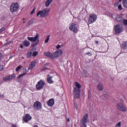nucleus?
Masks as SVG:
<instances>
[{
  "label": "nucleus",
  "mask_w": 127,
  "mask_h": 127,
  "mask_svg": "<svg viewBox=\"0 0 127 127\" xmlns=\"http://www.w3.org/2000/svg\"><path fill=\"white\" fill-rule=\"evenodd\" d=\"M74 85L75 87L73 88V94L75 99H79L81 95V85L77 82L74 83Z\"/></svg>",
  "instance_id": "obj_1"
},
{
  "label": "nucleus",
  "mask_w": 127,
  "mask_h": 127,
  "mask_svg": "<svg viewBox=\"0 0 127 127\" xmlns=\"http://www.w3.org/2000/svg\"><path fill=\"white\" fill-rule=\"evenodd\" d=\"M27 39L31 42H35V44L31 45L32 47H35L36 45H37L39 43V35L37 34L35 37H28Z\"/></svg>",
  "instance_id": "obj_2"
},
{
  "label": "nucleus",
  "mask_w": 127,
  "mask_h": 127,
  "mask_svg": "<svg viewBox=\"0 0 127 127\" xmlns=\"http://www.w3.org/2000/svg\"><path fill=\"white\" fill-rule=\"evenodd\" d=\"M50 11V9L48 8H45L42 10H40L37 13V16H40V17H45L47 16Z\"/></svg>",
  "instance_id": "obj_3"
},
{
  "label": "nucleus",
  "mask_w": 127,
  "mask_h": 127,
  "mask_svg": "<svg viewBox=\"0 0 127 127\" xmlns=\"http://www.w3.org/2000/svg\"><path fill=\"white\" fill-rule=\"evenodd\" d=\"M88 122V114H86L80 120V127H87V123Z\"/></svg>",
  "instance_id": "obj_4"
},
{
  "label": "nucleus",
  "mask_w": 127,
  "mask_h": 127,
  "mask_svg": "<svg viewBox=\"0 0 127 127\" xmlns=\"http://www.w3.org/2000/svg\"><path fill=\"white\" fill-rule=\"evenodd\" d=\"M97 15L96 14H90L89 15L88 23L89 24H92V23H94L95 21L97 20Z\"/></svg>",
  "instance_id": "obj_5"
},
{
  "label": "nucleus",
  "mask_w": 127,
  "mask_h": 127,
  "mask_svg": "<svg viewBox=\"0 0 127 127\" xmlns=\"http://www.w3.org/2000/svg\"><path fill=\"white\" fill-rule=\"evenodd\" d=\"M44 85H45V82L43 81V80H40L37 83V84L36 85V88L37 90H42L43 88H44Z\"/></svg>",
  "instance_id": "obj_6"
},
{
  "label": "nucleus",
  "mask_w": 127,
  "mask_h": 127,
  "mask_svg": "<svg viewBox=\"0 0 127 127\" xmlns=\"http://www.w3.org/2000/svg\"><path fill=\"white\" fill-rule=\"evenodd\" d=\"M114 29L116 34H119V33H121V32H122L123 30H124L123 26L119 24H117L115 26Z\"/></svg>",
  "instance_id": "obj_7"
},
{
  "label": "nucleus",
  "mask_w": 127,
  "mask_h": 127,
  "mask_svg": "<svg viewBox=\"0 0 127 127\" xmlns=\"http://www.w3.org/2000/svg\"><path fill=\"white\" fill-rule=\"evenodd\" d=\"M69 29L70 31H73L74 33H77V32H78V28L77 27V24H76V23H72L70 24Z\"/></svg>",
  "instance_id": "obj_8"
},
{
  "label": "nucleus",
  "mask_w": 127,
  "mask_h": 127,
  "mask_svg": "<svg viewBox=\"0 0 127 127\" xmlns=\"http://www.w3.org/2000/svg\"><path fill=\"white\" fill-rule=\"evenodd\" d=\"M63 54V51L62 49L57 50L53 54V58H58L60 56H61Z\"/></svg>",
  "instance_id": "obj_9"
},
{
  "label": "nucleus",
  "mask_w": 127,
  "mask_h": 127,
  "mask_svg": "<svg viewBox=\"0 0 127 127\" xmlns=\"http://www.w3.org/2000/svg\"><path fill=\"white\" fill-rule=\"evenodd\" d=\"M117 108L119 111H121V112H123L125 113V112H127V107L123 104L122 103H119L117 104Z\"/></svg>",
  "instance_id": "obj_10"
},
{
  "label": "nucleus",
  "mask_w": 127,
  "mask_h": 127,
  "mask_svg": "<svg viewBox=\"0 0 127 127\" xmlns=\"http://www.w3.org/2000/svg\"><path fill=\"white\" fill-rule=\"evenodd\" d=\"M18 7H19V5L18 3H13L10 6V11L11 12H15L18 9Z\"/></svg>",
  "instance_id": "obj_11"
},
{
  "label": "nucleus",
  "mask_w": 127,
  "mask_h": 127,
  "mask_svg": "<svg viewBox=\"0 0 127 127\" xmlns=\"http://www.w3.org/2000/svg\"><path fill=\"white\" fill-rule=\"evenodd\" d=\"M33 108L34 110H39L42 108V105L39 101H37L34 103Z\"/></svg>",
  "instance_id": "obj_12"
},
{
  "label": "nucleus",
  "mask_w": 127,
  "mask_h": 127,
  "mask_svg": "<svg viewBox=\"0 0 127 127\" xmlns=\"http://www.w3.org/2000/svg\"><path fill=\"white\" fill-rule=\"evenodd\" d=\"M15 77H16L15 74L9 75L8 76L4 77L3 78V81H10L11 80H12V78H15Z\"/></svg>",
  "instance_id": "obj_13"
},
{
  "label": "nucleus",
  "mask_w": 127,
  "mask_h": 127,
  "mask_svg": "<svg viewBox=\"0 0 127 127\" xmlns=\"http://www.w3.org/2000/svg\"><path fill=\"white\" fill-rule=\"evenodd\" d=\"M31 119H32V117H31L29 114H27L23 118V121L25 122V123H28L29 121H31Z\"/></svg>",
  "instance_id": "obj_14"
},
{
  "label": "nucleus",
  "mask_w": 127,
  "mask_h": 127,
  "mask_svg": "<svg viewBox=\"0 0 127 127\" xmlns=\"http://www.w3.org/2000/svg\"><path fill=\"white\" fill-rule=\"evenodd\" d=\"M116 20L118 22H123L124 17L122 15H118L116 16Z\"/></svg>",
  "instance_id": "obj_15"
},
{
  "label": "nucleus",
  "mask_w": 127,
  "mask_h": 127,
  "mask_svg": "<svg viewBox=\"0 0 127 127\" xmlns=\"http://www.w3.org/2000/svg\"><path fill=\"white\" fill-rule=\"evenodd\" d=\"M47 105L49 107H53V106L54 105V99H50L47 102Z\"/></svg>",
  "instance_id": "obj_16"
},
{
  "label": "nucleus",
  "mask_w": 127,
  "mask_h": 127,
  "mask_svg": "<svg viewBox=\"0 0 127 127\" xmlns=\"http://www.w3.org/2000/svg\"><path fill=\"white\" fill-rule=\"evenodd\" d=\"M47 79L49 84H53L54 83V81L52 80V76H50L49 74L48 75Z\"/></svg>",
  "instance_id": "obj_17"
},
{
  "label": "nucleus",
  "mask_w": 127,
  "mask_h": 127,
  "mask_svg": "<svg viewBox=\"0 0 127 127\" xmlns=\"http://www.w3.org/2000/svg\"><path fill=\"white\" fill-rule=\"evenodd\" d=\"M121 47L122 49H123L124 50H127V41L123 42L122 43V45L121 46Z\"/></svg>",
  "instance_id": "obj_18"
},
{
  "label": "nucleus",
  "mask_w": 127,
  "mask_h": 127,
  "mask_svg": "<svg viewBox=\"0 0 127 127\" xmlns=\"http://www.w3.org/2000/svg\"><path fill=\"white\" fill-rule=\"evenodd\" d=\"M23 45L25 47H28V46H30V42L25 40L23 42Z\"/></svg>",
  "instance_id": "obj_19"
},
{
  "label": "nucleus",
  "mask_w": 127,
  "mask_h": 127,
  "mask_svg": "<svg viewBox=\"0 0 127 127\" xmlns=\"http://www.w3.org/2000/svg\"><path fill=\"white\" fill-rule=\"evenodd\" d=\"M44 55H45L47 57H50V58H53V54L49 52L44 53Z\"/></svg>",
  "instance_id": "obj_20"
},
{
  "label": "nucleus",
  "mask_w": 127,
  "mask_h": 127,
  "mask_svg": "<svg viewBox=\"0 0 127 127\" xmlns=\"http://www.w3.org/2000/svg\"><path fill=\"white\" fill-rule=\"evenodd\" d=\"M97 88L99 91H102L104 89V85L103 84L99 83L97 84Z\"/></svg>",
  "instance_id": "obj_21"
},
{
  "label": "nucleus",
  "mask_w": 127,
  "mask_h": 127,
  "mask_svg": "<svg viewBox=\"0 0 127 127\" xmlns=\"http://www.w3.org/2000/svg\"><path fill=\"white\" fill-rule=\"evenodd\" d=\"M35 62H32V63H31L29 65L28 70H31L32 68L35 67Z\"/></svg>",
  "instance_id": "obj_22"
},
{
  "label": "nucleus",
  "mask_w": 127,
  "mask_h": 127,
  "mask_svg": "<svg viewBox=\"0 0 127 127\" xmlns=\"http://www.w3.org/2000/svg\"><path fill=\"white\" fill-rule=\"evenodd\" d=\"M53 1V0H48L46 1L45 5L47 7H48L49 5H50V3H51Z\"/></svg>",
  "instance_id": "obj_23"
},
{
  "label": "nucleus",
  "mask_w": 127,
  "mask_h": 127,
  "mask_svg": "<svg viewBox=\"0 0 127 127\" xmlns=\"http://www.w3.org/2000/svg\"><path fill=\"white\" fill-rule=\"evenodd\" d=\"M123 4L124 7L127 8V0H123Z\"/></svg>",
  "instance_id": "obj_24"
},
{
  "label": "nucleus",
  "mask_w": 127,
  "mask_h": 127,
  "mask_svg": "<svg viewBox=\"0 0 127 127\" xmlns=\"http://www.w3.org/2000/svg\"><path fill=\"white\" fill-rule=\"evenodd\" d=\"M32 56V52H29L27 54V57L30 58Z\"/></svg>",
  "instance_id": "obj_25"
},
{
  "label": "nucleus",
  "mask_w": 127,
  "mask_h": 127,
  "mask_svg": "<svg viewBox=\"0 0 127 127\" xmlns=\"http://www.w3.org/2000/svg\"><path fill=\"white\" fill-rule=\"evenodd\" d=\"M49 39H50V35H49L47 37V39L45 41V43H48L49 41Z\"/></svg>",
  "instance_id": "obj_26"
},
{
  "label": "nucleus",
  "mask_w": 127,
  "mask_h": 127,
  "mask_svg": "<svg viewBox=\"0 0 127 127\" xmlns=\"http://www.w3.org/2000/svg\"><path fill=\"white\" fill-rule=\"evenodd\" d=\"M22 68V66L21 65H18L16 68V71L17 72L19 70H20Z\"/></svg>",
  "instance_id": "obj_27"
},
{
  "label": "nucleus",
  "mask_w": 127,
  "mask_h": 127,
  "mask_svg": "<svg viewBox=\"0 0 127 127\" xmlns=\"http://www.w3.org/2000/svg\"><path fill=\"white\" fill-rule=\"evenodd\" d=\"M122 22L124 25H127V20L123 19V21H122Z\"/></svg>",
  "instance_id": "obj_28"
},
{
  "label": "nucleus",
  "mask_w": 127,
  "mask_h": 127,
  "mask_svg": "<svg viewBox=\"0 0 127 127\" xmlns=\"http://www.w3.org/2000/svg\"><path fill=\"white\" fill-rule=\"evenodd\" d=\"M121 125H122V122H119L118 124H116L115 127H121Z\"/></svg>",
  "instance_id": "obj_29"
},
{
  "label": "nucleus",
  "mask_w": 127,
  "mask_h": 127,
  "mask_svg": "<svg viewBox=\"0 0 127 127\" xmlns=\"http://www.w3.org/2000/svg\"><path fill=\"white\" fill-rule=\"evenodd\" d=\"M33 22H34L33 19H31L28 21V24L31 25V24H32Z\"/></svg>",
  "instance_id": "obj_30"
},
{
  "label": "nucleus",
  "mask_w": 127,
  "mask_h": 127,
  "mask_svg": "<svg viewBox=\"0 0 127 127\" xmlns=\"http://www.w3.org/2000/svg\"><path fill=\"white\" fill-rule=\"evenodd\" d=\"M38 55V52H34L33 53V56H34V57H35V56H37Z\"/></svg>",
  "instance_id": "obj_31"
},
{
  "label": "nucleus",
  "mask_w": 127,
  "mask_h": 127,
  "mask_svg": "<svg viewBox=\"0 0 127 127\" xmlns=\"http://www.w3.org/2000/svg\"><path fill=\"white\" fill-rule=\"evenodd\" d=\"M24 76V74L23 73L20 74L17 77V79H19V78H21L22 77H23Z\"/></svg>",
  "instance_id": "obj_32"
},
{
  "label": "nucleus",
  "mask_w": 127,
  "mask_h": 127,
  "mask_svg": "<svg viewBox=\"0 0 127 127\" xmlns=\"http://www.w3.org/2000/svg\"><path fill=\"white\" fill-rule=\"evenodd\" d=\"M22 73L24 75H25L26 74V68L23 69Z\"/></svg>",
  "instance_id": "obj_33"
},
{
  "label": "nucleus",
  "mask_w": 127,
  "mask_h": 127,
  "mask_svg": "<svg viewBox=\"0 0 127 127\" xmlns=\"http://www.w3.org/2000/svg\"><path fill=\"white\" fill-rule=\"evenodd\" d=\"M47 65V64H45V66L43 68H41V70H47V67H45Z\"/></svg>",
  "instance_id": "obj_34"
},
{
  "label": "nucleus",
  "mask_w": 127,
  "mask_h": 127,
  "mask_svg": "<svg viewBox=\"0 0 127 127\" xmlns=\"http://www.w3.org/2000/svg\"><path fill=\"white\" fill-rule=\"evenodd\" d=\"M35 9H36V8H34V9L31 11L30 14H33L34 13V12L35 11Z\"/></svg>",
  "instance_id": "obj_35"
},
{
  "label": "nucleus",
  "mask_w": 127,
  "mask_h": 127,
  "mask_svg": "<svg viewBox=\"0 0 127 127\" xmlns=\"http://www.w3.org/2000/svg\"><path fill=\"white\" fill-rule=\"evenodd\" d=\"M85 55H88V56H92V53H91V52L86 53Z\"/></svg>",
  "instance_id": "obj_36"
},
{
  "label": "nucleus",
  "mask_w": 127,
  "mask_h": 127,
  "mask_svg": "<svg viewBox=\"0 0 127 127\" xmlns=\"http://www.w3.org/2000/svg\"><path fill=\"white\" fill-rule=\"evenodd\" d=\"M118 8L120 10H123V7H122V5H119L118 6Z\"/></svg>",
  "instance_id": "obj_37"
},
{
  "label": "nucleus",
  "mask_w": 127,
  "mask_h": 127,
  "mask_svg": "<svg viewBox=\"0 0 127 127\" xmlns=\"http://www.w3.org/2000/svg\"><path fill=\"white\" fill-rule=\"evenodd\" d=\"M3 70V65H0V71H2Z\"/></svg>",
  "instance_id": "obj_38"
},
{
  "label": "nucleus",
  "mask_w": 127,
  "mask_h": 127,
  "mask_svg": "<svg viewBox=\"0 0 127 127\" xmlns=\"http://www.w3.org/2000/svg\"><path fill=\"white\" fill-rule=\"evenodd\" d=\"M74 107L75 108L76 110H78V104H77V103L74 104Z\"/></svg>",
  "instance_id": "obj_39"
},
{
  "label": "nucleus",
  "mask_w": 127,
  "mask_h": 127,
  "mask_svg": "<svg viewBox=\"0 0 127 127\" xmlns=\"http://www.w3.org/2000/svg\"><path fill=\"white\" fill-rule=\"evenodd\" d=\"M4 29H5V28H4V27H3L1 29H0V33L2 32V31H3V30H4Z\"/></svg>",
  "instance_id": "obj_40"
},
{
  "label": "nucleus",
  "mask_w": 127,
  "mask_h": 127,
  "mask_svg": "<svg viewBox=\"0 0 127 127\" xmlns=\"http://www.w3.org/2000/svg\"><path fill=\"white\" fill-rule=\"evenodd\" d=\"M61 48V45H58L57 46H56V48L57 49H59Z\"/></svg>",
  "instance_id": "obj_41"
},
{
  "label": "nucleus",
  "mask_w": 127,
  "mask_h": 127,
  "mask_svg": "<svg viewBox=\"0 0 127 127\" xmlns=\"http://www.w3.org/2000/svg\"><path fill=\"white\" fill-rule=\"evenodd\" d=\"M119 2H116L115 3V4H114V5H115V6H118V5H119Z\"/></svg>",
  "instance_id": "obj_42"
},
{
  "label": "nucleus",
  "mask_w": 127,
  "mask_h": 127,
  "mask_svg": "<svg viewBox=\"0 0 127 127\" xmlns=\"http://www.w3.org/2000/svg\"><path fill=\"white\" fill-rule=\"evenodd\" d=\"M23 46H24L23 44H21L20 46V48H21V49H23Z\"/></svg>",
  "instance_id": "obj_43"
},
{
  "label": "nucleus",
  "mask_w": 127,
  "mask_h": 127,
  "mask_svg": "<svg viewBox=\"0 0 127 127\" xmlns=\"http://www.w3.org/2000/svg\"><path fill=\"white\" fill-rule=\"evenodd\" d=\"M2 57V54L0 53V61L1 60Z\"/></svg>",
  "instance_id": "obj_44"
},
{
  "label": "nucleus",
  "mask_w": 127,
  "mask_h": 127,
  "mask_svg": "<svg viewBox=\"0 0 127 127\" xmlns=\"http://www.w3.org/2000/svg\"><path fill=\"white\" fill-rule=\"evenodd\" d=\"M0 97H1V98H4V95H0Z\"/></svg>",
  "instance_id": "obj_45"
},
{
  "label": "nucleus",
  "mask_w": 127,
  "mask_h": 127,
  "mask_svg": "<svg viewBox=\"0 0 127 127\" xmlns=\"http://www.w3.org/2000/svg\"><path fill=\"white\" fill-rule=\"evenodd\" d=\"M108 98H109V95H106V97L104 98V99H105V100H107V99H108Z\"/></svg>",
  "instance_id": "obj_46"
},
{
  "label": "nucleus",
  "mask_w": 127,
  "mask_h": 127,
  "mask_svg": "<svg viewBox=\"0 0 127 127\" xmlns=\"http://www.w3.org/2000/svg\"><path fill=\"white\" fill-rule=\"evenodd\" d=\"M95 42H96V44H99V41H96Z\"/></svg>",
  "instance_id": "obj_47"
},
{
  "label": "nucleus",
  "mask_w": 127,
  "mask_h": 127,
  "mask_svg": "<svg viewBox=\"0 0 127 127\" xmlns=\"http://www.w3.org/2000/svg\"><path fill=\"white\" fill-rule=\"evenodd\" d=\"M12 127H16V125H12Z\"/></svg>",
  "instance_id": "obj_48"
},
{
  "label": "nucleus",
  "mask_w": 127,
  "mask_h": 127,
  "mask_svg": "<svg viewBox=\"0 0 127 127\" xmlns=\"http://www.w3.org/2000/svg\"><path fill=\"white\" fill-rule=\"evenodd\" d=\"M67 122L69 123V122H70V119L68 118L67 119Z\"/></svg>",
  "instance_id": "obj_49"
},
{
  "label": "nucleus",
  "mask_w": 127,
  "mask_h": 127,
  "mask_svg": "<svg viewBox=\"0 0 127 127\" xmlns=\"http://www.w3.org/2000/svg\"><path fill=\"white\" fill-rule=\"evenodd\" d=\"M123 0H119V2H121Z\"/></svg>",
  "instance_id": "obj_50"
},
{
  "label": "nucleus",
  "mask_w": 127,
  "mask_h": 127,
  "mask_svg": "<svg viewBox=\"0 0 127 127\" xmlns=\"http://www.w3.org/2000/svg\"><path fill=\"white\" fill-rule=\"evenodd\" d=\"M23 20H25V18H24V19H23Z\"/></svg>",
  "instance_id": "obj_51"
},
{
  "label": "nucleus",
  "mask_w": 127,
  "mask_h": 127,
  "mask_svg": "<svg viewBox=\"0 0 127 127\" xmlns=\"http://www.w3.org/2000/svg\"><path fill=\"white\" fill-rule=\"evenodd\" d=\"M23 23H25V21H23Z\"/></svg>",
  "instance_id": "obj_52"
},
{
  "label": "nucleus",
  "mask_w": 127,
  "mask_h": 127,
  "mask_svg": "<svg viewBox=\"0 0 127 127\" xmlns=\"http://www.w3.org/2000/svg\"><path fill=\"white\" fill-rule=\"evenodd\" d=\"M104 98H105V97H106V95H104Z\"/></svg>",
  "instance_id": "obj_53"
}]
</instances>
